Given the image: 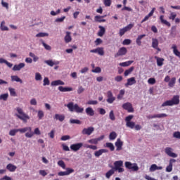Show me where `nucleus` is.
Wrapping results in <instances>:
<instances>
[{"instance_id":"obj_1","label":"nucleus","mask_w":180,"mask_h":180,"mask_svg":"<svg viewBox=\"0 0 180 180\" xmlns=\"http://www.w3.org/2000/svg\"><path fill=\"white\" fill-rule=\"evenodd\" d=\"M15 110L18 114H15V116L20 119V120H22L24 123H27V121L30 120V117L23 112V109L20 108V107H18Z\"/></svg>"},{"instance_id":"obj_2","label":"nucleus","mask_w":180,"mask_h":180,"mask_svg":"<svg viewBox=\"0 0 180 180\" xmlns=\"http://www.w3.org/2000/svg\"><path fill=\"white\" fill-rule=\"evenodd\" d=\"M65 106L68 107L70 112H76V113H82L84 112V108L79 107L78 104H74L72 102H70Z\"/></svg>"},{"instance_id":"obj_3","label":"nucleus","mask_w":180,"mask_h":180,"mask_svg":"<svg viewBox=\"0 0 180 180\" xmlns=\"http://www.w3.org/2000/svg\"><path fill=\"white\" fill-rule=\"evenodd\" d=\"M174 105H179V96L178 95L174 96L172 100L164 102L162 104V107L174 106Z\"/></svg>"},{"instance_id":"obj_4","label":"nucleus","mask_w":180,"mask_h":180,"mask_svg":"<svg viewBox=\"0 0 180 180\" xmlns=\"http://www.w3.org/2000/svg\"><path fill=\"white\" fill-rule=\"evenodd\" d=\"M18 131L20 133H25V137L27 139H32L33 136H34V133L32 131V127H26L22 129H18ZM26 131H28L26 133Z\"/></svg>"},{"instance_id":"obj_5","label":"nucleus","mask_w":180,"mask_h":180,"mask_svg":"<svg viewBox=\"0 0 180 180\" xmlns=\"http://www.w3.org/2000/svg\"><path fill=\"white\" fill-rule=\"evenodd\" d=\"M125 168L127 169H131L133 172H137L139 168L137 165V163H131V162H125L124 163Z\"/></svg>"},{"instance_id":"obj_6","label":"nucleus","mask_w":180,"mask_h":180,"mask_svg":"<svg viewBox=\"0 0 180 180\" xmlns=\"http://www.w3.org/2000/svg\"><path fill=\"white\" fill-rule=\"evenodd\" d=\"M134 117V116L130 115L125 117L126 126L129 129H134L136 126V123L134 122H131V120Z\"/></svg>"},{"instance_id":"obj_7","label":"nucleus","mask_w":180,"mask_h":180,"mask_svg":"<svg viewBox=\"0 0 180 180\" xmlns=\"http://www.w3.org/2000/svg\"><path fill=\"white\" fill-rule=\"evenodd\" d=\"M134 26V25L129 24V25H127L125 27L120 29V32H119L120 36L122 37V36H123L124 34V33H126V32H129V30H131V29H133Z\"/></svg>"},{"instance_id":"obj_8","label":"nucleus","mask_w":180,"mask_h":180,"mask_svg":"<svg viewBox=\"0 0 180 180\" xmlns=\"http://www.w3.org/2000/svg\"><path fill=\"white\" fill-rule=\"evenodd\" d=\"M127 54V49L126 47H121L117 53L115 54V58L121 57L122 56H126Z\"/></svg>"},{"instance_id":"obj_9","label":"nucleus","mask_w":180,"mask_h":180,"mask_svg":"<svg viewBox=\"0 0 180 180\" xmlns=\"http://www.w3.org/2000/svg\"><path fill=\"white\" fill-rule=\"evenodd\" d=\"M83 146V143H74L70 146V150H72V151L77 152L79 151V150H81V148H82Z\"/></svg>"},{"instance_id":"obj_10","label":"nucleus","mask_w":180,"mask_h":180,"mask_svg":"<svg viewBox=\"0 0 180 180\" xmlns=\"http://www.w3.org/2000/svg\"><path fill=\"white\" fill-rule=\"evenodd\" d=\"M122 108L125 110H127L129 113H133V112H134V108H133V105L130 103H124Z\"/></svg>"},{"instance_id":"obj_11","label":"nucleus","mask_w":180,"mask_h":180,"mask_svg":"<svg viewBox=\"0 0 180 180\" xmlns=\"http://www.w3.org/2000/svg\"><path fill=\"white\" fill-rule=\"evenodd\" d=\"M165 153L167 154V155L172 157V158H176V157H178V155L172 152V148L169 147L165 148Z\"/></svg>"},{"instance_id":"obj_12","label":"nucleus","mask_w":180,"mask_h":180,"mask_svg":"<svg viewBox=\"0 0 180 180\" xmlns=\"http://www.w3.org/2000/svg\"><path fill=\"white\" fill-rule=\"evenodd\" d=\"M94 131H95V128H94L93 127L84 128L83 130L82 131V134L91 136V133H94Z\"/></svg>"},{"instance_id":"obj_13","label":"nucleus","mask_w":180,"mask_h":180,"mask_svg":"<svg viewBox=\"0 0 180 180\" xmlns=\"http://www.w3.org/2000/svg\"><path fill=\"white\" fill-rule=\"evenodd\" d=\"M75 172L74 169L66 168V171H65V172H59L58 173V175L59 176H65L67 175H70V174H72V172Z\"/></svg>"},{"instance_id":"obj_14","label":"nucleus","mask_w":180,"mask_h":180,"mask_svg":"<svg viewBox=\"0 0 180 180\" xmlns=\"http://www.w3.org/2000/svg\"><path fill=\"white\" fill-rule=\"evenodd\" d=\"M103 139H105V135H102L98 138H96V139H91L90 140H88L87 142L89 143V144H98V143H99V141L103 140Z\"/></svg>"},{"instance_id":"obj_15","label":"nucleus","mask_w":180,"mask_h":180,"mask_svg":"<svg viewBox=\"0 0 180 180\" xmlns=\"http://www.w3.org/2000/svg\"><path fill=\"white\" fill-rule=\"evenodd\" d=\"M45 64H47L49 67H54V65H58L60 64V61L58 60H44Z\"/></svg>"},{"instance_id":"obj_16","label":"nucleus","mask_w":180,"mask_h":180,"mask_svg":"<svg viewBox=\"0 0 180 180\" xmlns=\"http://www.w3.org/2000/svg\"><path fill=\"white\" fill-rule=\"evenodd\" d=\"M158 39L156 38L152 39V47L155 49V50H158V51H161V49L158 47Z\"/></svg>"},{"instance_id":"obj_17","label":"nucleus","mask_w":180,"mask_h":180,"mask_svg":"<svg viewBox=\"0 0 180 180\" xmlns=\"http://www.w3.org/2000/svg\"><path fill=\"white\" fill-rule=\"evenodd\" d=\"M154 12H155V8H153L151 11L147 15L141 22V23H144V22H147L151 16L154 15Z\"/></svg>"},{"instance_id":"obj_18","label":"nucleus","mask_w":180,"mask_h":180,"mask_svg":"<svg viewBox=\"0 0 180 180\" xmlns=\"http://www.w3.org/2000/svg\"><path fill=\"white\" fill-rule=\"evenodd\" d=\"M115 147L117 151H120L123 147V141L120 140V139H117V141L115 142Z\"/></svg>"},{"instance_id":"obj_19","label":"nucleus","mask_w":180,"mask_h":180,"mask_svg":"<svg viewBox=\"0 0 180 180\" xmlns=\"http://www.w3.org/2000/svg\"><path fill=\"white\" fill-rule=\"evenodd\" d=\"M167 116L168 115L165 113L157 114V115L148 116V119H156L157 117L159 119H161V117H167Z\"/></svg>"},{"instance_id":"obj_20","label":"nucleus","mask_w":180,"mask_h":180,"mask_svg":"<svg viewBox=\"0 0 180 180\" xmlns=\"http://www.w3.org/2000/svg\"><path fill=\"white\" fill-rule=\"evenodd\" d=\"M17 169L18 167H16V165H13L12 163H10L6 165V169H8L9 172H15Z\"/></svg>"},{"instance_id":"obj_21","label":"nucleus","mask_w":180,"mask_h":180,"mask_svg":"<svg viewBox=\"0 0 180 180\" xmlns=\"http://www.w3.org/2000/svg\"><path fill=\"white\" fill-rule=\"evenodd\" d=\"M136 82H137L136 81V78H134V77L129 78V79H127V82L125 84V86H129H129L134 85V84H136Z\"/></svg>"},{"instance_id":"obj_22","label":"nucleus","mask_w":180,"mask_h":180,"mask_svg":"<svg viewBox=\"0 0 180 180\" xmlns=\"http://www.w3.org/2000/svg\"><path fill=\"white\" fill-rule=\"evenodd\" d=\"M102 18H105L104 15H96L94 17V22H98V23H103V22H106V20L103 19Z\"/></svg>"},{"instance_id":"obj_23","label":"nucleus","mask_w":180,"mask_h":180,"mask_svg":"<svg viewBox=\"0 0 180 180\" xmlns=\"http://www.w3.org/2000/svg\"><path fill=\"white\" fill-rule=\"evenodd\" d=\"M99 30L98 32V36H99V37H103V34H105L106 30L102 26L100 25L98 26Z\"/></svg>"},{"instance_id":"obj_24","label":"nucleus","mask_w":180,"mask_h":180,"mask_svg":"<svg viewBox=\"0 0 180 180\" xmlns=\"http://www.w3.org/2000/svg\"><path fill=\"white\" fill-rule=\"evenodd\" d=\"M25 67V63H21L18 65H15L13 68V71H20Z\"/></svg>"},{"instance_id":"obj_25","label":"nucleus","mask_w":180,"mask_h":180,"mask_svg":"<svg viewBox=\"0 0 180 180\" xmlns=\"http://www.w3.org/2000/svg\"><path fill=\"white\" fill-rule=\"evenodd\" d=\"M58 90L60 92H71V91H72V87H64L63 86H60L58 87Z\"/></svg>"},{"instance_id":"obj_26","label":"nucleus","mask_w":180,"mask_h":180,"mask_svg":"<svg viewBox=\"0 0 180 180\" xmlns=\"http://www.w3.org/2000/svg\"><path fill=\"white\" fill-rule=\"evenodd\" d=\"M51 86H57L58 85H65V83H64V82L58 79V80L53 81L51 83Z\"/></svg>"},{"instance_id":"obj_27","label":"nucleus","mask_w":180,"mask_h":180,"mask_svg":"<svg viewBox=\"0 0 180 180\" xmlns=\"http://www.w3.org/2000/svg\"><path fill=\"white\" fill-rule=\"evenodd\" d=\"M155 58L157 61V64L158 67H162V65H164V58H158V56H155Z\"/></svg>"},{"instance_id":"obj_28","label":"nucleus","mask_w":180,"mask_h":180,"mask_svg":"<svg viewBox=\"0 0 180 180\" xmlns=\"http://www.w3.org/2000/svg\"><path fill=\"white\" fill-rule=\"evenodd\" d=\"M103 153H108V150L106 149H100L94 153L95 157H101Z\"/></svg>"},{"instance_id":"obj_29","label":"nucleus","mask_w":180,"mask_h":180,"mask_svg":"<svg viewBox=\"0 0 180 180\" xmlns=\"http://www.w3.org/2000/svg\"><path fill=\"white\" fill-rule=\"evenodd\" d=\"M172 49L173 50L174 54L176 55V57H179V58H180V51H178V49L176 48V45L173 44L172 46Z\"/></svg>"},{"instance_id":"obj_30","label":"nucleus","mask_w":180,"mask_h":180,"mask_svg":"<svg viewBox=\"0 0 180 180\" xmlns=\"http://www.w3.org/2000/svg\"><path fill=\"white\" fill-rule=\"evenodd\" d=\"M158 169H162V167H158L155 164L152 165L149 169L150 172H154V171H157Z\"/></svg>"},{"instance_id":"obj_31","label":"nucleus","mask_w":180,"mask_h":180,"mask_svg":"<svg viewBox=\"0 0 180 180\" xmlns=\"http://www.w3.org/2000/svg\"><path fill=\"white\" fill-rule=\"evenodd\" d=\"M72 40L71 37V32H66V35L65 36V43H70Z\"/></svg>"},{"instance_id":"obj_32","label":"nucleus","mask_w":180,"mask_h":180,"mask_svg":"<svg viewBox=\"0 0 180 180\" xmlns=\"http://www.w3.org/2000/svg\"><path fill=\"white\" fill-rule=\"evenodd\" d=\"M86 113L88 115V116H94L95 115V111H94V109L91 107H88L86 108Z\"/></svg>"},{"instance_id":"obj_33","label":"nucleus","mask_w":180,"mask_h":180,"mask_svg":"<svg viewBox=\"0 0 180 180\" xmlns=\"http://www.w3.org/2000/svg\"><path fill=\"white\" fill-rule=\"evenodd\" d=\"M114 167H115V169H117L118 168L123 167V161L122 160L115 161L114 162Z\"/></svg>"},{"instance_id":"obj_34","label":"nucleus","mask_w":180,"mask_h":180,"mask_svg":"<svg viewBox=\"0 0 180 180\" xmlns=\"http://www.w3.org/2000/svg\"><path fill=\"white\" fill-rule=\"evenodd\" d=\"M11 81L15 82H20V84H23V80L22 79L19 78V77L16 75L11 76Z\"/></svg>"},{"instance_id":"obj_35","label":"nucleus","mask_w":180,"mask_h":180,"mask_svg":"<svg viewBox=\"0 0 180 180\" xmlns=\"http://www.w3.org/2000/svg\"><path fill=\"white\" fill-rule=\"evenodd\" d=\"M160 19L161 23H162L163 25H166V26H168V27H171V23L167 21V20H164V15H160Z\"/></svg>"},{"instance_id":"obj_36","label":"nucleus","mask_w":180,"mask_h":180,"mask_svg":"<svg viewBox=\"0 0 180 180\" xmlns=\"http://www.w3.org/2000/svg\"><path fill=\"white\" fill-rule=\"evenodd\" d=\"M54 119H56V120H59L60 122H64V119H65V117L63 115L56 114L54 116Z\"/></svg>"},{"instance_id":"obj_37","label":"nucleus","mask_w":180,"mask_h":180,"mask_svg":"<svg viewBox=\"0 0 180 180\" xmlns=\"http://www.w3.org/2000/svg\"><path fill=\"white\" fill-rule=\"evenodd\" d=\"M176 82V77H172V78L169 80L168 85H169V86L170 88H174V86H175Z\"/></svg>"},{"instance_id":"obj_38","label":"nucleus","mask_w":180,"mask_h":180,"mask_svg":"<svg viewBox=\"0 0 180 180\" xmlns=\"http://www.w3.org/2000/svg\"><path fill=\"white\" fill-rule=\"evenodd\" d=\"M143 37H146V34H144L138 36L136 40V43L138 46H141V39H143Z\"/></svg>"},{"instance_id":"obj_39","label":"nucleus","mask_w":180,"mask_h":180,"mask_svg":"<svg viewBox=\"0 0 180 180\" xmlns=\"http://www.w3.org/2000/svg\"><path fill=\"white\" fill-rule=\"evenodd\" d=\"M133 63H134L133 60H129V61H127V62L120 63V67H129V65H131V64H133Z\"/></svg>"},{"instance_id":"obj_40","label":"nucleus","mask_w":180,"mask_h":180,"mask_svg":"<svg viewBox=\"0 0 180 180\" xmlns=\"http://www.w3.org/2000/svg\"><path fill=\"white\" fill-rule=\"evenodd\" d=\"M133 71H134V67L133 66L126 70L124 73V77H127L128 75H130V73L133 72Z\"/></svg>"},{"instance_id":"obj_41","label":"nucleus","mask_w":180,"mask_h":180,"mask_svg":"<svg viewBox=\"0 0 180 180\" xmlns=\"http://www.w3.org/2000/svg\"><path fill=\"white\" fill-rule=\"evenodd\" d=\"M105 147H107V148H110V151H115V146L110 142L106 143Z\"/></svg>"},{"instance_id":"obj_42","label":"nucleus","mask_w":180,"mask_h":180,"mask_svg":"<svg viewBox=\"0 0 180 180\" xmlns=\"http://www.w3.org/2000/svg\"><path fill=\"white\" fill-rule=\"evenodd\" d=\"M8 98H9V94L8 93L1 94L0 95V101H8Z\"/></svg>"},{"instance_id":"obj_43","label":"nucleus","mask_w":180,"mask_h":180,"mask_svg":"<svg viewBox=\"0 0 180 180\" xmlns=\"http://www.w3.org/2000/svg\"><path fill=\"white\" fill-rule=\"evenodd\" d=\"M113 174H115V169H111L110 170H109L106 174H105V177L109 179V178H110L112 176V175H113Z\"/></svg>"},{"instance_id":"obj_44","label":"nucleus","mask_w":180,"mask_h":180,"mask_svg":"<svg viewBox=\"0 0 180 180\" xmlns=\"http://www.w3.org/2000/svg\"><path fill=\"white\" fill-rule=\"evenodd\" d=\"M97 54L98 56H104L105 55V51H103V48H102V47L97 48Z\"/></svg>"},{"instance_id":"obj_45","label":"nucleus","mask_w":180,"mask_h":180,"mask_svg":"<svg viewBox=\"0 0 180 180\" xmlns=\"http://www.w3.org/2000/svg\"><path fill=\"white\" fill-rule=\"evenodd\" d=\"M0 27L3 32L9 30V28H8V27L5 26V21L1 22Z\"/></svg>"},{"instance_id":"obj_46","label":"nucleus","mask_w":180,"mask_h":180,"mask_svg":"<svg viewBox=\"0 0 180 180\" xmlns=\"http://www.w3.org/2000/svg\"><path fill=\"white\" fill-rule=\"evenodd\" d=\"M37 117L39 120H41L44 117V112L43 110H39L37 112Z\"/></svg>"},{"instance_id":"obj_47","label":"nucleus","mask_w":180,"mask_h":180,"mask_svg":"<svg viewBox=\"0 0 180 180\" xmlns=\"http://www.w3.org/2000/svg\"><path fill=\"white\" fill-rule=\"evenodd\" d=\"M117 137V134L116 132L112 131L110 134L109 139L110 140H115Z\"/></svg>"},{"instance_id":"obj_48","label":"nucleus","mask_w":180,"mask_h":180,"mask_svg":"<svg viewBox=\"0 0 180 180\" xmlns=\"http://www.w3.org/2000/svg\"><path fill=\"white\" fill-rule=\"evenodd\" d=\"M49 36V33L46 32H39L36 34V37H46Z\"/></svg>"},{"instance_id":"obj_49","label":"nucleus","mask_w":180,"mask_h":180,"mask_svg":"<svg viewBox=\"0 0 180 180\" xmlns=\"http://www.w3.org/2000/svg\"><path fill=\"white\" fill-rule=\"evenodd\" d=\"M109 118L110 119V120H112V121L116 120V117H115V112H113V110H111L110 112Z\"/></svg>"},{"instance_id":"obj_50","label":"nucleus","mask_w":180,"mask_h":180,"mask_svg":"<svg viewBox=\"0 0 180 180\" xmlns=\"http://www.w3.org/2000/svg\"><path fill=\"white\" fill-rule=\"evenodd\" d=\"M70 122L72 124H81V121H79V120L70 119Z\"/></svg>"},{"instance_id":"obj_51","label":"nucleus","mask_w":180,"mask_h":180,"mask_svg":"<svg viewBox=\"0 0 180 180\" xmlns=\"http://www.w3.org/2000/svg\"><path fill=\"white\" fill-rule=\"evenodd\" d=\"M11 96H16V91L13 88H8Z\"/></svg>"},{"instance_id":"obj_52","label":"nucleus","mask_w":180,"mask_h":180,"mask_svg":"<svg viewBox=\"0 0 180 180\" xmlns=\"http://www.w3.org/2000/svg\"><path fill=\"white\" fill-rule=\"evenodd\" d=\"M43 77H41V75L39 72L35 73V80L36 81H41Z\"/></svg>"},{"instance_id":"obj_53","label":"nucleus","mask_w":180,"mask_h":180,"mask_svg":"<svg viewBox=\"0 0 180 180\" xmlns=\"http://www.w3.org/2000/svg\"><path fill=\"white\" fill-rule=\"evenodd\" d=\"M58 165L59 167H61V168H63V169H65V163L64 162V161L63 160H59L58 162Z\"/></svg>"},{"instance_id":"obj_54","label":"nucleus","mask_w":180,"mask_h":180,"mask_svg":"<svg viewBox=\"0 0 180 180\" xmlns=\"http://www.w3.org/2000/svg\"><path fill=\"white\" fill-rule=\"evenodd\" d=\"M71 139V136L70 135H64L60 138V140L62 141H67V140H70Z\"/></svg>"},{"instance_id":"obj_55","label":"nucleus","mask_w":180,"mask_h":180,"mask_svg":"<svg viewBox=\"0 0 180 180\" xmlns=\"http://www.w3.org/2000/svg\"><path fill=\"white\" fill-rule=\"evenodd\" d=\"M131 40H130L129 39H126L123 41L122 44L124 46H129V44H131Z\"/></svg>"},{"instance_id":"obj_56","label":"nucleus","mask_w":180,"mask_h":180,"mask_svg":"<svg viewBox=\"0 0 180 180\" xmlns=\"http://www.w3.org/2000/svg\"><path fill=\"white\" fill-rule=\"evenodd\" d=\"M86 148H90L91 150H98V146L94 145H86Z\"/></svg>"},{"instance_id":"obj_57","label":"nucleus","mask_w":180,"mask_h":180,"mask_svg":"<svg viewBox=\"0 0 180 180\" xmlns=\"http://www.w3.org/2000/svg\"><path fill=\"white\" fill-rule=\"evenodd\" d=\"M105 6H110L112 5V0H103Z\"/></svg>"},{"instance_id":"obj_58","label":"nucleus","mask_w":180,"mask_h":180,"mask_svg":"<svg viewBox=\"0 0 180 180\" xmlns=\"http://www.w3.org/2000/svg\"><path fill=\"white\" fill-rule=\"evenodd\" d=\"M43 85L44 86H46V85H50V80L49 79V77H44Z\"/></svg>"},{"instance_id":"obj_59","label":"nucleus","mask_w":180,"mask_h":180,"mask_svg":"<svg viewBox=\"0 0 180 180\" xmlns=\"http://www.w3.org/2000/svg\"><path fill=\"white\" fill-rule=\"evenodd\" d=\"M124 95V90L122 89L120 91V94L117 96V99H122Z\"/></svg>"},{"instance_id":"obj_60","label":"nucleus","mask_w":180,"mask_h":180,"mask_svg":"<svg viewBox=\"0 0 180 180\" xmlns=\"http://www.w3.org/2000/svg\"><path fill=\"white\" fill-rule=\"evenodd\" d=\"M18 132V129H11L9 131V135L10 136H15Z\"/></svg>"},{"instance_id":"obj_61","label":"nucleus","mask_w":180,"mask_h":180,"mask_svg":"<svg viewBox=\"0 0 180 180\" xmlns=\"http://www.w3.org/2000/svg\"><path fill=\"white\" fill-rule=\"evenodd\" d=\"M175 18H176V13H171L169 19H170V20H175Z\"/></svg>"},{"instance_id":"obj_62","label":"nucleus","mask_w":180,"mask_h":180,"mask_svg":"<svg viewBox=\"0 0 180 180\" xmlns=\"http://www.w3.org/2000/svg\"><path fill=\"white\" fill-rule=\"evenodd\" d=\"M65 19V16H63L60 18H56L55 20V22H56L57 23H61V22H64Z\"/></svg>"},{"instance_id":"obj_63","label":"nucleus","mask_w":180,"mask_h":180,"mask_svg":"<svg viewBox=\"0 0 180 180\" xmlns=\"http://www.w3.org/2000/svg\"><path fill=\"white\" fill-rule=\"evenodd\" d=\"M148 82L150 85H154V84H155V82H156L155 78H149L148 80Z\"/></svg>"},{"instance_id":"obj_64","label":"nucleus","mask_w":180,"mask_h":180,"mask_svg":"<svg viewBox=\"0 0 180 180\" xmlns=\"http://www.w3.org/2000/svg\"><path fill=\"white\" fill-rule=\"evenodd\" d=\"M173 136L175 137V139H180V132L176 131L174 133Z\"/></svg>"}]
</instances>
